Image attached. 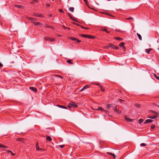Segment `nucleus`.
Here are the masks:
<instances>
[{"label": "nucleus", "mask_w": 159, "mask_h": 159, "mask_svg": "<svg viewBox=\"0 0 159 159\" xmlns=\"http://www.w3.org/2000/svg\"><path fill=\"white\" fill-rule=\"evenodd\" d=\"M68 107L69 108H70L72 107L76 108L77 107V106L75 103L72 102L71 103H69L68 105Z\"/></svg>", "instance_id": "f257e3e1"}, {"label": "nucleus", "mask_w": 159, "mask_h": 159, "mask_svg": "<svg viewBox=\"0 0 159 159\" xmlns=\"http://www.w3.org/2000/svg\"><path fill=\"white\" fill-rule=\"evenodd\" d=\"M110 48H112L115 49H118L119 48V47H116L115 46V45L113 44L110 43Z\"/></svg>", "instance_id": "f03ea898"}, {"label": "nucleus", "mask_w": 159, "mask_h": 159, "mask_svg": "<svg viewBox=\"0 0 159 159\" xmlns=\"http://www.w3.org/2000/svg\"><path fill=\"white\" fill-rule=\"evenodd\" d=\"M70 39L73 40V41H76V42L77 43H80L81 42V41L80 40L78 39H77V38L74 37H70Z\"/></svg>", "instance_id": "7ed1b4c3"}, {"label": "nucleus", "mask_w": 159, "mask_h": 159, "mask_svg": "<svg viewBox=\"0 0 159 159\" xmlns=\"http://www.w3.org/2000/svg\"><path fill=\"white\" fill-rule=\"evenodd\" d=\"M97 110H100L102 112H104L106 113H107V111L106 110H105L103 109L102 107H99L97 109Z\"/></svg>", "instance_id": "20e7f679"}, {"label": "nucleus", "mask_w": 159, "mask_h": 159, "mask_svg": "<svg viewBox=\"0 0 159 159\" xmlns=\"http://www.w3.org/2000/svg\"><path fill=\"white\" fill-rule=\"evenodd\" d=\"M119 45L120 47L122 48L123 50H125V48L124 46L125 43L124 42L120 43Z\"/></svg>", "instance_id": "39448f33"}, {"label": "nucleus", "mask_w": 159, "mask_h": 159, "mask_svg": "<svg viewBox=\"0 0 159 159\" xmlns=\"http://www.w3.org/2000/svg\"><path fill=\"white\" fill-rule=\"evenodd\" d=\"M35 147L36 148V149L37 151L42 150V148H39V143L38 142H37L36 143Z\"/></svg>", "instance_id": "423d86ee"}, {"label": "nucleus", "mask_w": 159, "mask_h": 159, "mask_svg": "<svg viewBox=\"0 0 159 159\" xmlns=\"http://www.w3.org/2000/svg\"><path fill=\"white\" fill-rule=\"evenodd\" d=\"M90 87V86L89 85H87L84 86L80 90V91L84 90L88 88H89Z\"/></svg>", "instance_id": "0eeeda50"}, {"label": "nucleus", "mask_w": 159, "mask_h": 159, "mask_svg": "<svg viewBox=\"0 0 159 159\" xmlns=\"http://www.w3.org/2000/svg\"><path fill=\"white\" fill-rule=\"evenodd\" d=\"M125 120L128 122H132L134 120V119L128 118L126 116L125 117Z\"/></svg>", "instance_id": "6e6552de"}, {"label": "nucleus", "mask_w": 159, "mask_h": 159, "mask_svg": "<svg viewBox=\"0 0 159 159\" xmlns=\"http://www.w3.org/2000/svg\"><path fill=\"white\" fill-rule=\"evenodd\" d=\"M33 15L34 16L39 17H43V16L41 14H39V13H34L33 14Z\"/></svg>", "instance_id": "1a4fd4ad"}, {"label": "nucleus", "mask_w": 159, "mask_h": 159, "mask_svg": "<svg viewBox=\"0 0 159 159\" xmlns=\"http://www.w3.org/2000/svg\"><path fill=\"white\" fill-rule=\"evenodd\" d=\"M114 110L115 111V112H116V113L118 114H120L121 112V111L118 110L116 107L115 108H114Z\"/></svg>", "instance_id": "9d476101"}, {"label": "nucleus", "mask_w": 159, "mask_h": 159, "mask_svg": "<svg viewBox=\"0 0 159 159\" xmlns=\"http://www.w3.org/2000/svg\"><path fill=\"white\" fill-rule=\"evenodd\" d=\"M152 120L151 119H147L146 120L144 123V124H148L152 122Z\"/></svg>", "instance_id": "9b49d317"}, {"label": "nucleus", "mask_w": 159, "mask_h": 159, "mask_svg": "<svg viewBox=\"0 0 159 159\" xmlns=\"http://www.w3.org/2000/svg\"><path fill=\"white\" fill-rule=\"evenodd\" d=\"M15 7H18L21 9H23L24 8V7L22 5H15Z\"/></svg>", "instance_id": "f8f14e48"}, {"label": "nucleus", "mask_w": 159, "mask_h": 159, "mask_svg": "<svg viewBox=\"0 0 159 159\" xmlns=\"http://www.w3.org/2000/svg\"><path fill=\"white\" fill-rule=\"evenodd\" d=\"M33 24L34 25H42V24L39 22H32Z\"/></svg>", "instance_id": "ddd939ff"}, {"label": "nucleus", "mask_w": 159, "mask_h": 159, "mask_svg": "<svg viewBox=\"0 0 159 159\" xmlns=\"http://www.w3.org/2000/svg\"><path fill=\"white\" fill-rule=\"evenodd\" d=\"M30 89L33 90L34 92H36L37 91V89L34 87H31L30 88Z\"/></svg>", "instance_id": "4468645a"}, {"label": "nucleus", "mask_w": 159, "mask_h": 159, "mask_svg": "<svg viewBox=\"0 0 159 159\" xmlns=\"http://www.w3.org/2000/svg\"><path fill=\"white\" fill-rule=\"evenodd\" d=\"M28 19L30 20H32V21H36L37 20V19L34 18H33L31 17H29L28 18Z\"/></svg>", "instance_id": "2eb2a0df"}, {"label": "nucleus", "mask_w": 159, "mask_h": 159, "mask_svg": "<svg viewBox=\"0 0 159 159\" xmlns=\"http://www.w3.org/2000/svg\"><path fill=\"white\" fill-rule=\"evenodd\" d=\"M68 15L69 17L70 18V19L72 20H73L75 21V19L71 15V14L70 13H68Z\"/></svg>", "instance_id": "dca6fc26"}, {"label": "nucleus", "mask_w": 159, "mask_h": 159, "mask_svg": "<svg viewBox=\"0 0 159 159\" xmlns=\"http://www.w3.org/2000/svg\"><path fill=\"white\" fill-rule=\"evenodd\" d=\"M46 140L48 141H51L52 140V138L49 136L47 135L46 136Z\"/></svg>", "instance_id": "f3484780"}, {"label": "nucleus", "mask_w": 159, "mask_h": 159, "mask_svg": "<svg viewBox=\"0 0 159 159\" xmlns=\"http://www.w3.org/2000/svg\"><path fill=\"white\" fill-rule=\"evenodd\" d=\"M57 106L59 107L63 108V109H67V107H66L65 106H61V105H57Z\"/></svg>", "instance_id": "a211bd4d"}, {"label": "nucleus", "mask_w": 159, "mask_h": 159, "mask_svg": "<svg viewBox=\"0 0 159 159\" xmlns=\"http://www.w3.org/2000/svg\"><path fill=\"white\" fill-rule=\"evenodd\" d=\"M74 8L73 7H70L69 8V10L71 12H73L74 11Z\"/></svg>", "instance_id": "6ab92c4d"}, {"label": "nucleus", "mask_w": 159, "mask_h": 159, "mask_svg": "<svg viewBox=\"0 0 159 159\" xmlns=\"http://www.w3.org/2000/svg\"><path fill=\"white\" fill-rule=\"evenodd\" d=\"M137 35L140 40H142V38L141 35L139 33H137Z\"/></svg>", "instance_id": "aec40b11"}, {"label": "nucleus", "mask_w": 159, "mask_h": 159, "mask_svg": "<svg viewBox=\"0 0 159 159\" xmlns=\"http://www.w3.org/2000/svg\"><path fill=\"white\" fill-rule=\"evenodd\" d=\"M115 39H116L117 40H122V39L120 37H115Z\"/></svg>", "instance_id": "412c9836"}, {"label": "nucleus", "mask_w": 159, "mask_h": 159, "mask_svg": "<svg viewBox=\"0 0 159 159\" xmlns=\"http://www.w3.org/2000/svg\"><path fill=\"white\" fill-rule=\"evenodd\" d=\"M99 87L100 88V90L101 91H102V92H104L105 91V89L104 88L102 87V86L101 85H100V86H99Z\"/></svg>", "instance_id": "4be33fe9"}, {"label": "nucleus", "mask_w": 159, "mask_h": 159, "mask_svg": "<svg viewBox=\"0 0 159 159\" xmlns=\"http://www.w3.org/2000/svg\"><path fill=\"white\" fill-rule=\"evenodd\" d=\"M81 36L84 38H88L89 35H86L83 34L81 35Z\"/></svg>", "instance_id": "5701e85b"}, {"label": "nucleus", "mask_w": 159, "mask_h": 159, "mask_svg": "<svg viewBox=\"0 0 159 159\" xmlns=\"http://www.w3.org/2000/svg\"><path fill=\"white\" fill-rule=\"evenodd\" d=\"M111 104H108L106 105V107L107 108H109L111 107Z\"/></svg>", "instance_id": "b1692460"}, {"label": "nucleus", "mask_w": 159, "mask_h": 159, "mask_svg": "<svg viewBox=\"0 0 159 159\" xmlns=\"http://www.w3.org/2000/svg\"><path fill=\"white\" fill-rule=\"evenodd\" d=\"M151 51V49H147L146 50V53L148 54L150 53V52Z\"/></svg>", "instance_id": "393cba45"}, {"label": "nucleus", "mask_w": 159, "mask_h": 159, "mask_svg": "<svg viewBox=\"0 0 159 159\" xmlns=\"http://www.w3.org/2000/svg\"><path fill=\"white\" fill-rule=\"evenodd\" d=\"M23 140L24 139L22 138H18L16 140L17 141H19L20 142H22Z\"/></svg>", "instance_id": "a878e982"}, {"label": "nucleus", "mask_w": 159, "mask_h": 159, "mask_svg": "<svg viewBox=\"0 0 159 159\" xmlns=\"http://www.w3.org/2000/svg\"><path fill=\"white\" fill-rule=\"evenodd\" d=\"M143 120L142 119H140L139 120V124H141L143 122Z\"/></svg>", "instance_id": "bb28decb"}, {"label": "nucleus", "mask_w": 159, "mask_h": 159, "mask_svg": "<svg viewBox=\"0 0 159 159\" xmlns=\"http://www.w3.org/2000/svg\"><path fill=\"white\" fill-rule=\"evenodd\" d=\"M8 152L10 153L12 156H14L15 155V153H13L12 152L11 150H7Z\"/></svg>", "instance_id": "cd10ccee"}, {"label": "nucleus", "mask_w": 159, "mask_h": 159, "mask_svg": "<svg viewBox=\"0 0 159 159\" xmlns=\"http://www.w3.org/2000/svg\"><path fill=\"white\" fill-rule=\"evenodd\" d=\"M88 38L91 39H93L94 38L93 36L89 35Z\"/></svg>", "instance_id": "c85d7f7f"}, {"label": "nucleus", "mask_w": 159, "mask_h": 159, "mask_svg": "<svg viewBox=\"0 0 159 159\" xmlns=\"http://www.w3.org/2000/svg\"><path fill=\"white\" fill-rule=\"evenodd\" d=\"M66 62L69 64H72L73 63L71 62V61L70 60H68L66 61Z\"/></svg>", "instance_id": "c756f323"}, {"label": "nucleus", "mask_w": 159, "mask_h": 159, "mask_svg": "<svg viewBox=\"0 0 159 159\" xmlns=\"http://www.w3.org/2000/svg\"><path fill=\"white\" fill-rule=\"evenodd\" d=\"M105 48L108 49L110 48V44H109L108 45L105 46L104 47Z\"/></svg>", "instance_id": "7c9ffc66"}, {"label": "nucleus", "mask_w": 159, "mask_h": 159, "mask_svg": "<svg viewBox=\"0 0 159 159\" xmlns=\"http://www.w3.org/2000/svg\"><path fill=\"white\" fill-rule=\"evenodd\" d=\"M44 39L45 40H49L50 39V38L48 37H45L44 38Z\"/></svg>", "instance_id": "2f4dec72"}, {"label": "nucleus", "mask_w": 159, "mask_h": 159, "mask_svg": "<svg viewBox=\"0 0 159 159\" xmlns=\"http://www.w3.org/2000/svg\"><path fill=\"white\" fill-rule=\"evenodd\" d=\"M109 154L111 155L113 157L115 158L116 157V156L114 154H113L111 153H110Z\"/></svg>", "instance_id": "473e14b6"}, {"label": "nucleus", "mask_w": 159, "mask_h": 159, "mask_svg": "<svg viewBox=\"0 0 159 159\" xmlns=\"http://www.w3.org/2000/svg\"><path fill=\"white\" fill-rule=\"evenodd\" d=\"M148 118H150L151 119H154L156 118V116H151V117H148Z\"/></svg>", "instance_id": "72a5a7b5"}, {"label": "nucleus", "mask_w": 159, "mask_h": 159, "mask_svg": "<svg viewBox=\"0 0 159 159\" xmlns=\"http://www.w3.org/2000/svg\"><path fill=\"white\" fill-rule=\"evenodd\" d=\"M49 40L51 42H53L55 41V39L53 38H50V39H49Z\"/></svg>", "instance_id": "f704fd0d"}, {"label": "nucleus", "mask_w": 159, "mask_h": 159, "mask_svg": "<svg viewBox=\"0 0 159 159\" xmlns=\"http://www.w3.org/2000/svg\"><path fill=\"white\" fill-rule=\"evenodd\" d=\"M102 30L103 31H106L107 33H109L110 32L107 30L105 29H102Z\"/></svg>", "instance_id": "c9c22d12"}, {"label": "nucleus", "mask_w": 159, "mask_h": 159, "mask_svg": "<svg viewBox=\"0 0 159 159\" xmlns=\"http://www.w3.org/2000/svg\"><path fill=\"white\" fill-rule=\"evenodd\" d=\"M65 145H58V146L60 147V148H62L63 147H64Z\"/></svg>", "instance_id": "e433bc0d"}, {"label": "nucleus", "mask_w": 159, "mask_h": 159, "mask_svg": "<svg viewBox=\"0 0 159 159\" xmlns=\"http://www.w3.org/2000/svg\"><path fill=\"white\" fill-rule=\"evenodd\" d=\"M155 77L157 80H159V77L157 76V75L155 74H154Z\"/></svg>", "instance_id": "4c0bfd02"}, {"label": "nucleus", "mask_w": 159, "mask_h": 159, "mask_svg": "<svg viewBox=\"0 0 159 159\" xmlns=\"http://www.w3.org/2000/svg\"><path fill=\"white\" fill-rule=\"evenodd\" d=\"M155 125H152L151 126V128L152 129H153L155 128Z\"/></svg>", "instance_id": "58836bf2"}, {"label": "nucleus", "mask_w": 159, "mask_h": 159, "mask_svg": "<svg viewBox=\"0 0 159 159\" xmlns=\"http://www.w3.org/2000/svg\"><path fill=\"white\" fill-rule=\"evenodd\" d=\"M7 148V147L6 146L2 145L1 148Z\"/></svg>", "instance_id": "ea45409f"}, {"label": "nucleus", "mask_w": 159, "mask_h": 159, "mask_svg": "<svg viewBox=\"0 0 159 159\" xmlns=\"http://www.w3.org/2000/svg\"><path fill=\"white\" fill-rule=\"evenodd\" d=\"M135 106L138 107H140V104H136Z\"/></svg>", "instance_id": "a19ab883"}, {"label": "nucleus", "mask_w": 159, "mask_h": 159, "mask_svg": "<svg viewBox=\"0 0 159 159\" xmlns=\"http://www.w3.org/2000/svg\"><path fill=\"white\" fill-rule=\"evenodd\" d=\"M81 28H83V29H87H87H88V28H87V27H84V26H81Z\"/></svg>", "instance_id": "79ce46f5"}, {"label": "nucleus", "mask_w": 159, "mask_h": 159, "mask_svg": "<svg viewBox=\"0 0 159 159\" xmlns=\"http://www.w3.org/2000/svg\"><path fill=\"white\" fill-rule=\"evenodd\" d=\"M146 145L144 143H142L140 144V146H144Z\"/></svg>", "instance_id": "37998d69"}, {"label": "nucleus", "mask_w": 159, "mask_h": 159, "mask_svg": "<svg viewBox=\"0 0 159 159\" xmlns=\"http://www.w3.org/2000/svg\"><path fill=\"white\" fill-rule=\"evenodd\" d=\"M59 11L60 12H61V13H63V11L61 9H59Z\"/></svg>", "instance_id": "c03bdc74"}, {"label": "nucleus", "mask_w": 159, "mask_h": 159, "mask_svg": "<svg viewBox=\"0 0 159 159\" xmlns=\"http://www.w3.org/2000/svg\"><path fill=\"white\" fill-rule=\"evenodd\" d=\"M50 5L49 4H47L46 5V7H49V6H50Z\"/></svg>", "instance_id": "a18cd8bd"}, {"label": "nucleus", "mask_w": 159, "mask_h": 159, "mask_svg": "<svg viewBox=\"0 0 159 159\" xmlns=\"http://www.w3.org/2000/svg\"><path fill=\"white\" fill-rule=\"evenodd\" d=\"M127 19L128 20H131V19H133V18L132 17H130L127 18Z\"/></svg>", "instance_id": "49530a36"}, {"label": "nucleus", "mask_w": 159, "mask_h": 159, "mask_svg": "<svg viewBox=\"0 0 159 159\" xmlns=\"http://www.w3.org/2000/svg\"><path fill=\"white\" fill-rule=\"evenodd\" d=\"M53 76H54V77H61V78H62V77H60V76H59V75H54Z\"/></svg>", "instance_id": "de8ad7c7"}, {"label": "nucleus", "mask_w": 159, "mask_h": 159, "mask_svg": "<svg viewBox=\"0 0 159 159\" xmlns=\"http://www.w3.org/2000/svg\"><path fill=\"white\" fill-rule=\"evenodd\" d=\"M95 84L97 85H98L99 87L100 86V85H101L100 84L98 83H96Z\"/></svg>", "instance_id": "09e8293b"}, {"label": "nucleus", "mask_w": 159, "mask_h": 159, "mask_svg": "<svg viewBox=\"0 0 159 159\" xmlns=\"http://www.w3.org/2000/svg\"><path fill=\"white\" fill-rule=\"evenodd\" d=\"M3 66L1 62H0V67H2Z\"/></svg>", "instance_id": "8fccbe9b"}, {"label": "nucleus", "mask_w": 159, "mask_h": 159, "mask_svg": "<svg viewBox=\"0 0 159 159\" xmlns=\"http://www.w3.org/2000/svg\"><path fill=\"white\" fill-rule=\"evenodd\" d=\"M46 27L47 28H49V27H50V26H49L48 25H47V26H46Z\"/></svg>", "instance_id": "3c124183"}, {"label": "nucleus", "mask_w": 159, "mask_h": 159, "mask_svg": "<svg viewBox=\"0 0 159 159\" xmlns=\"http://www.w3.org/2000/svg\"><path fill=\"white\" fill-rule=\"evenodd\" d=\"M2 145L0 144V148H1Z\"/></svg>", "instance_id": "603ef678"}, {"label": "nucleus", "mask_w": 159, "mask_h": 159, "mask_svg": "<svg viewBox=\"0 0 159 159\" xmlns=\"http://www.w3.org/2000/svg\"><path fill=\"white\" fill-rule=\"evenodd\" d=\"M149 49H151V51L153 50V49L152 48H149Z\"/></svg>", "instance_id": "864d4df0"}, {"label": "nucleus", "mask_w": 159, "mask_h": 159, "mask_svg": "<svg viewBox=\"0 0 159 159\" xmlns=\"http://www.w3.org/2000/svg\"><path fill=\"white\" fill-rule=\"evenodd\" d=\"M85 2H86V0H84Z\"/></svg>", "instance_id": "5fc2aeb1"}, {"label": "nucleus", "mask_w": 159, "mask_h": 159, "mask_svg": "<svg viewBox=\"0 0 159 159\" xmlns=\"http://www.w3.org/2000/svg\"><path fill=\"white\" fill-rule=\"evenodd\" d=\"M108 1H111V0H108Z\"/></svg>", "instance_id": "6e6d98bb"}, {"label": "nucleus", "mask_w": 159, "mask_h": 159, "mask_svg": "<svg viewBox=\"0 0 159 159\" xmlns=\"http://www.w3.org/2000/svg\"><path fill=\"white\" fill-rule=\"evenodd\" d=\"M158 107H159V106H158Z\"/></svg>", "instance_id": "4d7b16f0"}, {"label": "nucleus", "mask_w": 159, "mask_h": 159, "mask_svg": "<svg viewBox=\"0 0 159 159\" xmlns=\"http://www.w3.org/2000/svg\"><path fill=\"white\" fill-rule=\"evenodd\" d=\"M159 147V145L158 146Z\"/></svg>", "instance_id": "13d9d810"}]
</instances>
